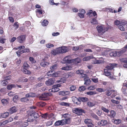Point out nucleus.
I'll return each mask as SVG.
<instances>
[{"label":"nucleus","instance_id":"nucleus-45","mask_svg":"<svg viewBox=\"0 0 127 127\" xmlns=\"http://www.w3.org/2000/svg\"><path fill=\"white\" fill-rule=\"evenodd\" d=\"M42 118L45 119H48V113H46L43 114H41V116Z\"/></svg>","mask_w":127,"mask_h":127},{"label":"nucleus","instance_id":"nucleus-42","mask_svg":"<svg viewBox=\"0 0 127 127\" xmlns=\"http://www.w3.org/2000/svg\"><path fill=\"white\" fill-rule=\"evenodd\" d=\"M101 108L102 110L104 112L107 113V114L109 112V110L108 109H106L103 106H102L101 107Z\"/></svg>","mask_w":127,"mask_h":127},{"label":"nucleus","instance_id":"nucleus-32","mask_svg":"<svg viewBox=\"0 0 127 127\" xmlns=\"http://www.w3.org/2000/svg\"><path fill=\"white\" fill-rule=\"evenodd\" d=\"M72 67L70 66H66L64 67H63L62 68V70H71Z\"/></svg>","mask_w":127,"mask_h":127},{"label":"nucleus","instance_id":"nucleus-6","mask_svg":"<svg viewBox=\"0 0 127 127\" xmlns=\"http://www.w3.org/2000/svg\"><path fill=\"white\" fill-rule=\"evenodd\" d=\"M60 53H63L68 52L69 51L68 48L66 46H62L59 47Z\"/></svg>","mask_w":127,"mask_h":127},{"label":"nucleus","instance_id":"nucleus-30","mask_svg":"<svg viewBox=\"0 0 127 127\" xmlns=\"http://www.w3.org/2000/svg\"><path fill=\"white\" fill-rule=\"evenodd\" d=\"M16 87L15 84H11L8 85L6 87L7 88L8 90H11L13 88H15Z\"/></svg>","mask_w":127,"mask_h":127},{"label":"nucleus","instance_id":"nucleus-16","mask_svg":"<svg viewBox=\"0 0 127 127\" xmlns=\"http://www.w3.org/2000/svg\"><path fill=\"white\" fill-rule=\"evenodd\" d=\"M48 94H42L41 95L39 96V99L40 100H47V96L48 95Z\"/></svg>","mask_w":127,"mask_h":127},{"label":"nucleus","instance_id":"nucleus-54","mask_svg":"<svg viewBox=\"0 0 127 127\" xmlns=\"http://www.w3.org/2000/svg\"><path fill=\"white\" fill-rule=\"evenodd\" d=\"M54 121L53 120H51L48 121L47 122L46 124L47 125V126H50L52 125Z\"/></svg>","mask_w":127,"mask_h":127},{"label":"nucleus","instance_id":"nucleus-17","mask_svg":"<svg viewBox=\"0 0 127 127\" xmlns=\"http://www.w3.org/2000/svg\"><path fill=\"white\" fill-rule=\"evenodd\" d=\"M17 110V109L16 107L14 106L12 107L9 109V111L10 114H12L16 112Z\"/></svg>","mask_w":127,"mask_h":127},{"label":"nucleus","instance_id":"nucleus-4","mask_svg":"<svg viewBox=\"0 0 127 127\" xmlns=\"http://www.w3.org/2000/svg\"><path fill=\"white\" fill-rule=\"evenodd\" d=\"M72 111L73 113L78 115H81L83 113H85V110L80 108H74L72 109Z\"/></svg>","mask_w":127,"mask_h":127},{"label":"nucleus","instance_id":"nucleus-50","mask_svg":"<svg viewBox=\"0 0 127 127\" xmlns=\"http://www.w3.org/2000/svg\"><path fill=\"white\" fill-rule=\"evenodd\" d=\"M57 65L56 64H54L50 67V69L52 70H55L57 68Z\"/></svg>","mask_w":127,"mask_h":127},{"label":"nucleus","instance_id":"nucleus-29","mask_svg":"<svg viewBox=\"0 0 127 127\" xmlns=\"http://www.w3.org/2000/svg\"><path fill=\"white\" fill-rule=\"evenodd\" d=\"M85 81L84 84L88 85L90 84L91 83V81L88 78H85L84 79Z\"/></svg>","mask_w":127,"mask_h":127},{"label":"nucleus","instance_id":"nucleus-14","mask_svg":"<svg viewBox=\"0 0 127 127\" xmlns=\"http://www.w3.org/2000/svg\"><path fill=\"white\" fill-rule=\"evenodd\" d=\"M55 83L54 80L53 79H50L46 81L45 84L48 86H51L52 85Z\"/></svg>","mask_w":127,"mask_h":127},{"label":"nucleus","instance_id":"nucleus-28","mask_svg":"<svg viewBox=\"0 0 127 127\" xmlns=\"http://www.w3.org/2000/svg\"><path fill=\"white\" fill-rule=\"evenodd\" d=\"M55 115L52 113L49 114L48 113V119H55Z\"/></svg>","mask_w":127,"mask_h":127},{"label":"nucleus","instance_id":"nucleus-40","mask_svg":"<svg viewBox=\"0 0 127 127\" xmlns=\"http://www.w3.org/2000/svg\"><path fill=\"white\" fill-rule=\"evenodd\" d=\"M87 105L89 107H92L95 105V104L93 102L89 101L87 103Z\"/></svg>","mask_w":127,"mask_h":127},{"label":"nucleus","instance_id":"nucleus-24","mask_svg":"<svg viewBox=\"0 0 127 127\" xmlns=\"http://www.w3.org/2000/svg\"><path fill=\"white\" fill-rule=\"evenodd\" d=\"M79 99H80L81 102V101L83 102H85L88 100V98L86 97H79Z\"/></svg>","mask_w":127,"mask_h":127},{"label":"nucleus","instance_id":"nucleus-25","mask_svg":"<svg viewBox=\"0 0 127 127\" xmlns=\"http://www.w3.org/2000/svg\"><path fill=\"white\" fill-rule=\"evenodd\" d=\"M47 75L52 77H56L58 76V74L55 72L53 73L52 74H50L49 72H47Z\"/></svg>","mask_w":127,"mask_h":127},{"label":"nucleus","instance_id":"nucleus-63","mask_svg":"<svg viewBox=\"0 0 127 127\" xmlns=\"http://www.w3.org/2000/svg\"><path fill=\"white\" fill-rule=\"evenodd\" d=\"M120 21L117 20H116L114 22V24L115 25H118L120 24Z\"/></svg>","mask_w":127,"mask_h":127},{"label":"nucleus","instance_id":"nucleus-64","mask_svg":"<svg viewBox=\"0 0 127 127\" xmlns=\"http://www.w3.org/2000/svg\"><path fill=\"white\" fill-rule=\"evenodd\" d=\"M42 85V83H40L36 84V88H38L41 87Z\"/></svg>","mask_w":127,"mask_h":127},{"label":"nucleus","instance_id":"nucleus-59","mask_svg":"<svg viewBox=\"0 0 127 127\" xmlns=\"http://www.w3.org/2000/svg\"><path fill=\"white\" fill-rule=\"evenodd\" d=\"M108 10L110 12L112 13H115L117 12V11L115 10H114L113 9L111 8H109Z\"/></svg>","mask_w":127,"mask_h":127},{"label":"nucleus","instance_id":"nucleus-3","mask_svg":"<svg viewBox=\"0 0 127 127\" xmlns=\"http://www.w3.org/2000/svg\"><path fill=\"white\" fill-rule=\"evenodd\" d=\"M63 60L65 62L64 63H70L74 61H77V63H79L80 61V59L78 58H76L75 60H71L70 57L69 56L65 57L64 58Z\"/></svg>","mask_w":127,"mask_h":127},{"label":"nucleus","instance_id":"nucleus-33","mask_svg":"<svg viewBox=\"0 0 127 127\" xmlns=\"http://www.w3.org/2000/svg\"><path fill=\"white\" fill-rule=\"evenodd\" d=\"M33 67L34 69H39L40 68L39 64L37 63H35V65H33Z\"/></svg>","mask_w":127,"mask_h":127},{"label":"nucleus","instance_id":"nucleus-62","mask_svg":"<svg viewBox=\"0 0 127 127\" xmlns=\"http://www.w3.org/2000/svg\"><path fill=\"white\" fill-rule=\"evenodd\" d=\"M95 88L94 86H91L89 87L88 88V89L89 90H94L95 89Z\"/></svg>","mask_w":127,"mask_h":127},{"label":"nucleus","instance_id":"nucleus-19","mask_svg":"<svg viewBox=\"0 0 127 127\" xmlns=\"http://www.w3.org/2000/svg\"><path fill=\"white\" fill-rule=\"evenodd\" d=\"M110 113H108L107 115L110 117L111 118H114L116 115V113L113 110H110L109 112Z\"/></svg>","mask_w":127,"mask_h":127},{"label":"nucleus","instance_id":"nucleus-13","mask_svg":"<svg viewBox=\"0 0 127 127\" xmlns=\"http://www.w3.org/2000/svg\"><path fill=\"white\" fill-rule=\"evenodd\" d=\"M41 115V113L39 111L33 112L32 113V115H31V116L33 115L34 118L35 119L38 118Z\"/></svg>","mask_w":127,"mask_h":127},{"label":"nucleus","instance_id":"nucleus-49","mask_svg":"<svg viewBox=\"0 0 127 127\" xmlns=\"http://www.w3.org/2000/svg\"><path fill=\"white\" fill-rule=\"evenodd\" d=\"M30 52V49H29L26 48L24 50L21 51V53H29Z\"/></svg>","mask_w":127,"mask_h":127},{"label":"nucleus","instance_id":"nucleus-11","mask_svg":"<svg viewBox=\"0 0 127 127\" xmlns=\"http://www.w3.org/2000/svg\"><path fill=\"white\" fill-rule=\"evenodd\" d=\"M98 32L99 33H101L103 32L104 33L105 32V30H107L106 29H105L104 28H103V27L101 26L98 25L96 27Z\"/></svg>","mask_w":127,"mask_h":127},{"label":"nucleus","instance_id":"nucleus-58","mask_svg":"<svg viewBox=\"0 0 127 127\" xmlns=\"http://www.w3.org/2000/svg\"><path fill=\"white\" fill-rule=\"evenodd\" d=\"M84 71L83 70H78L76 72V73L78 74H82V73H84Z\"/></svg>","mask_w":127,"mask_h":127},{"label":"nucleus","instance_id":"nucleus-43","mask_svg":"<svg viewBox=\"0 0 127 127\" xmlns=\"http://www.w3.org/2000/svg\"><path fill=\"white\" fill-rule=\"evenodd\" d=\"M86 87L85 86H82L79 87L78 89L79 91L81 92L86 90Z\"/></svg>","mask_w":127,"mask_h":127},{"label":"nucleus","instance_id":"nucleus-15","mask_svg":"<svg viewBox=\"0 0 127 127\" xmlns=\"http://www.w3.org/2000/svg\"><path fill=\"white\" fill-rule=\"evenodd\" d=\"M45 61L46 59L44 58L43 59L42 61L40 63V65L42 66L45 67L47 66L49 64V63L45 62Z\"/></svg>","mask_w":127,"mask_h":127},{"label":"nucleus","instance_id":"nucleus-52","mask_svg":"<svg viewBox=\"0 0 127 127\" xmlns=\"http://www.w3.org/2000/svg\"><path fill=\"white\" fill-rule=\"evenodd\" d=\"M96 90L98 92H105V90L104 89H103L102 88H98L96 89Z\"/></svg>","mask_w":127,"mask_h":127},{"label":"nucleus","instance_id":"nucleus-7","mask_svg":"<svg viewBox=\"0 0 127 127\" xmlns=\"http://www.w3.org/2000/svg\"><path fill=\"white\" fill-rule=\"evenodd\" d=\"M17 41L20 43H22L26 39V36L24 35H21L17 38Z\"/></svg>","mask_w":127,"mask_h":127},{"label":"nucleus","instance_id":"nucleus-48","mask_svg":"<svg viewBox=\"0 0 127 127\" xmlns=\"http://www.w3.org/2000/svg\"><path fill=\"white\" fill-rule=\"evenodd\" d=\"M1 83L2 85L3 86H5L7 84V83H8V82L4 80H2L1 81Z\"/></svg>","mask_w":127,"mask_h":127},{"label":"nucleus","instance_id":"nucleus-60","mask_svg":"<svg viewBox=\"0 0 127 127\" xmlns=\"http://www.w3.org/2000/svg\"><path fill=\"white\" fill-rule=\"evenodd\" d=\"M18 98V96L17 95L14 96L13 98V100L14 102H16V101Z\"/></svg>","mask_w":127,"mask_h":127},{"label":"nucleus","instance_id":"nucleus-56","mask_svg":"<svg viewBox=\"0 0 127 127\" xmlns=\"http://www.w3.org/2000/svg\"><path fill=\"white\" fill-rule=\"evenodd\" d=\"M13 26L14 27H15V29L16 30L17 29H18V28L19 27V25L18 24V22H16L14 24Z\"/></svg>","mask_w":127,"mask_h":127},{"label":"nucleus","instance_id":"nucleus-10","mask_svg":"<svg viewBox=\"0 0 127 127\" xmlns=\"http://www.w3.org/2000/svg\"><path fill=\"white\" fill-rule=\"evenodd\" d=\"M120 61L122 64H124L123 66L127 68V58H123L120 59Z\"/></svg>","mask_w":127,"mask_h":127},{"label":"nucleus","instance_id":"nucleus-27","mask_svg":"<svg viewBox=\"0 0 127 127\" xmlns=\"http://www.w3.org/2000/svg\"><path fill=\"white\" fill-rule=\"evenodd\" d=\"M111 70L105 69H104V73L105 75L108 76L111 75Z\"/></svg>","mask_w":127,"mask_h":127},{"label":"nucleus","instance_id":"nucleus-61","mask_svg":"<svg viewBox=\"0 0 127 127\" xmlns=\"http://www.w3.org/2000/svg\"><path fill=\"white\" fill-rule=\"evenodd\" d=\"M28 100V99L26 97L23 98L21 99V101L23 102H26Z\"/></svg>","mask_w":127,"mask_h":127},{"label":"nucleus","instance_id":"nucleus-51","mask_svg":"<svg viewBox=\"0 0 127 127\" xmlns=\"http://www.w3.org/2000/svg\"><path fill=\"white\" fill-rule=\"evenodd\" d=\"M46 46L47 48H50L53 47L54 46V45L53 44H51L50 43L46 44Z\"/></svg>","mask_w":127,"mask_h":127},{"label":"nucleus","instance_id":"nucleus-22","mask_svg":"<svg viewBox=\"0 0 127 127\" xmlns=\"http://www.w3.org/2000/svg\"><path fill=\"white\" fill-rule=\"evenodd\" d=\"M9 114V113L8 112L0 113V117L1 118L7 117L8 116Z\"/></svg>","mask_w":127,"mask_h":127},{"label":"nucleus","instance_id":"nucleus-23","mask_svg":"<svg viewBox=\"0 0 127 127\" xmlns=\"http://www.w3.org/2000/svg\"><path fill=\"white\" fill-rule=\"evenodd\" d=\"M27 69L22 68V71L24 73L27 74H31V72L30 71L28 70Z\"/></svg>","mask_w":127,"mask_h":127},{"label":"nucleus","instance_id":"nucleus-39","mask_svg":"<svg viewBox=\"0 0 127 127\" xmlns=\"http://www.w3.org/2000/svg\"><path fill=\"white\" fill-rule=\"evenodd\" d=\"M1 102L2 104L4 105H7L8 103V101L5 99H2Z\"/></svg>","mask_w":127,"mask_h":127},{"label":"nucleus","instance_id":"nucleus-55","mask_svg":"<svg viewBox=\"0 0 127 127\" xmlns=\"http://www.w3.org/2000/svg\"><path fill=\"white\" fill-rule=\"evenodd\" d=\"M75 87L73 85H72L70 87V90L71 91H73L75 90Z\"/></svg>","mask_w":127,"mask_h":127},{"label":"nucleus","instance_id":"nucleus-47","mask_svg":"<svg viewBox=\"0 0 127 127\" xmlns=\"http://www.w3.org/2000/svg\"><path fill=\"white\" fill-rule=\"evenodd\" d=\"M19 81L22 83L26 82L28 81V79L27 78H25L24 79L21 78L20 79Z\"/></svg>","mask_w":127,"mask_h":127},{"label":"nucleus","instance_id":"nucleus-20","mask_svg":"<svg viewBox=\"0 0 127 127\" xmlns=\"http://www.w3.org/2000/svg\"><path fill=\"white\" fill-rule=\"evenodd\" d=\"M59 93L60 95L64 96L69 94L70 92L68 91H60Z\"/></svg>","mask_w":127,"mask_h":127},{"label":"nucleus","instance_id":"nucleus-53","mask_svg":"<svg viewBox=\"0 0 127 127\" xmlns=\"http://www.w3.org/2000/svg\"><path fill=\"white\" fill-rule=\"evenodd\" d=\"M11 76L9 75L8 76L5 77H4V79L6 81L7 80H10L11 78Z\"/></svg>","mask_w":127,"mask_h":127},{"label":"nucleus","instance_id":"nucleus-2","mask_svg":"<svg viewBox=\"0 0 127 127\" xmlns=\"http://www.w3.org/2000/svg\"><path fill=\"white\" fill-rule=\"evenodd\" d=\"M126 50L125 49H123L119 51H114L111 52L109 54L110 55L111 57H119L125 53Z\"/></svg>","mask_w":127,"mask_h":127},{"label":"nucleus","instance_id":"nucleus-9","mask_svg":"<svg viewBox=\"0 0 127 127\" xmlns=\"http://www.w3.org/2000/svg\"><path fill=\"white\" fill-rule=\"evenodd\" d=\"M72 100L73 102L75 104L78 105L81 104L79 97L77 98L75 96H73L72 97Z\"/></svg>","mask_w":127,"mask_h":127},{"label":"nucleus","instance_id":"nucleus-57","mask_svg":"<svg viewBox=\"0 0 127 127\" xmlns=\"http://www.w3.org/2000/svg\"><path fill=\"white\" fill-rule=\"evenodd\" d=\"M118 27L119 29L121 31H124L125 30V28L122 26L119 25Z\"/></svg>","mask_w":127,"mask_h":127},{"label":"nucleus","instance_id":"nucleus-1","mask_svg":"<svg viewBox=\"0 0 127 127\" xmlns=\"http://www.w3.org/2000/svg\"><path fill=\"white\" fill-rule=\"evenodd\" d=\"M70 123V118H68L64 119L61 120H58L56 121L54 124L55 126H63L65 124H69Z\"/></svg>","mask_w":127,"mask_h":127},{"label":"nucleus","instance_id":"nucleus-8","mask_svg":"<svg viewBox=\"0 0 127 127\" xmlns=\"http://www.w3.org/2000/svg\"><path fill=\"white\" fill-rule=\"evenodd\" d=\"M85 123L87 125L88 127H93V125L92 121L90 119H86L84 121Z\"/></svg>","mask_w":127,"mask_h":127},{"label":"nucleus","instance_id":"nucleus-21","mask_svg":"<svg viewBox=\"0 0 127 127\" xmlns=\"http://www.w3.org/2000/svg\"><path fill=\"white\" fill-rule=\"evenodd\" d=\"M112 122L114 124L116 125H118L120 124L121 122V120L112 119L111 120Z\"/></svg>","mask_w":127,"mask_h":127},{"label":"nucleus","instance_id":"nucleus-34","mask_svg":"<svg viewBox=\"0 0 127 127\" xmlns=\"http://www.w3.org/2000/svg\"><path fill=\"white\" fill-rule=\"evenodd\" d=\"M29 67V64H28L27 62H25L23 64V66L22 68L28 69Z\"/></svg>","mask_w":127,"mask_h":127},{"label":"nucleus","instance_id":"nucleus-46","mask_svg":"<svg viewBox=\"0 0 127 127\" xmlns=\"http://www.w3.org/2000/svg\"><path fill=\"white\" fill-rule=\"evenodd\" d=\"M29 59L32 64L35 63H36V61L33 57H30Z\"/></svg>","mask_w":127,"mask_h":127},{"label":"nucleus","instance_id":"nucleus-12","mask_svg":"<svg viewBox=\"0 0 127 127\" xmlns=\"http://www.w3.org/2000/svg\"><path fill=\"white\" fill-rule=\"evenodd\" d=\"M109 123L107 121L104 120H102L100 121L98 123V124L100 126H104L109 124Z\"/></svg>","mask_w":127,"mask_h":127},{"label":"nucleus","instance_id":"nucleus-38","mask_svg":"<svg viewBox=\"0 0 127 127\" xmlns=\"http://www.w3.org/2000/svg\"><path fill=\"white\" fill-rule=\"evenodd\" d=\"M48 21L46 20H44L43 21L42 23V24L43 26H46L48 25Z\"/></svg>","mask_w":127,"mask_h":127},{"label":"nucleus","instance_id":"nucleus-35","mask_svg":"<svg viewBox=\"0 0 127 127\" xmlns=\"http://www.w3.org/2000/svg\"><path fill=\"white\" fill-rule=\"evenodd\" d=\"M114 64H111L110 65H108L105 67L106 69L110 70L113 69L114 68Z\"/></svg>","mask_w":127,"mask_h":127},{"label":"nucleus","instance_id":"nucleus-31","mask_svg":"<svg viewBox=\"0 0 127 127\" xmlns=\"http://www.w3.org/2000/svg\"><path fill=\"white\" fill-rule=\"evenodd\" d=\"M115 92V90H108L106 92V95L108 96H109L111 95L112 92Z\"/></svg>","mask_w":127,"mask_h":127},{"label":"nucleus","instance_id":"nucleus-18","mask_svg":"<svg viewBox=\"0 0 127 127\" xmlns=\"http://www.w3.org/2000/svg\"><path fill=\"white\" fill-rule=\"evenodd\" d=\"M60 51L59 47H58L56 49H54L52 50L51 52V53L53 55H56L57 54H60Z\"/></svg>","mask_w":127,"mask_h":127},{"label":"nucleus","instance_id":"nucleus-26","mask_svg":"<svg viewBox=\"0 0 127 127\" xmlns=\"http://www.w3.org/2000/svg\"><path fill=\"white\" fill-rule=\"evenodd\" d=\"M36 105L38 106L43 107L46 105V103L44 102L40 101L37 103Z\"/></svg>","mask_w":127,"mask_h":127},{"label":"nucleus","instance_id":"nucleus-41","mask_svg":"<svg viewBox=\"0 0 127 127\" xmlns=\"http://www.w3.org/2000/svg\"><path fill=\"white\" fill-rule=\"evenodd\" d=\"M96 94V93L95 91H90L89 92H87L86 93V94H87V95H92L95 94Z\"/></svg>","mask_w":127,"mask_h":127},{"label":"nucleus","instance_id":"nucleus-5","mask_svg":"<svg viewBox=\"0 0 127 127\" xmlns=\"http://www.w3.org/2000/svg\"><path fill=\"white\" fill-rule=\"evenodd\" d=\"M61 86L60 84H58L57 85H55L53 86V88L52 89H50L49 90V91L50 92H55L58 91L59 90V89L58 88Z\"/></svg>","mask_w":127,"mask_h":127},{"label":"nucleus","instance_id":"nucleus-44","mask_svg":"<svg viewBox=\"0 0 127 127\" xmlns=\"http://www.w3.org/2000/svg\"><path fill=\"white\" fill-rule=\"evenodd\" d=\"M91 23L93 25L97 24L98 23L97 20L95 19L94 18L92 19Z\"/></svg>","mask_w":127,"mask_h":127},{"label":"nucleus","instance_id":"nucleus-36","mask_svg":"<svg viewBox=\"0 0 127 127\" xmlns=\"http://www.w3.org/2000/svg\"><path fill=\"white\" fill-rule=\"evenodd\" d=\"M91 116L93 118L97 120H99V118L94 113H92L91 114Z\"/></svg>","mask_w":127,"mask_h":127},{"label":"nucleus","instance_id":"nucleus-37","mask_svg":"<svg viewBox=\"0 0 127 127\" xmlns=\"http://www.w3.org/2000/svg\"><path fill=\"white\" fill-rule=\"evenodd\" d=\"M29 125L28 123L27 122H24L21 123L20 124L21 127H26Z\"/></svg>","mask_w":127,"mask_h":127}]
</instances>
